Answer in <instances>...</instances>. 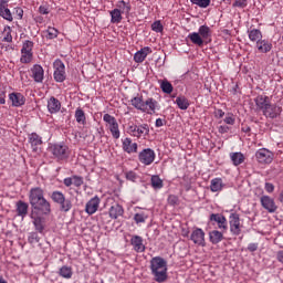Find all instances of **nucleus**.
Returning a JSON list of instances; mask_svg holds the SVG:
<instances>
[{
    "mask_svg": "<svg viewBox=\"0 0 283 283\" xmlns=\"http://www.w3.org/2000/svg\"><path fill=\"white\" fill-rule=\"evenodd\" d=\"M224 230H212L209 232V240L211 244H220L224 240Z\"/></svg>",
    "mask_w": 283,
    "mask_h": 283,
    "instance_id": "nucleus-23",
    "label": "nucleus"
},
{
    "mask_svg": "<svg viewBox=\"0 0 283 283\" xmlns=\"http://www.w3.org/2000/svg\"><path fill=\"white\" fill-rule=\"evenodd\" d=\"M109 14H111V23H120V21H123V13L119 10L114 9L109 11Z\"/></svg>",
    "mask_w": 283,
    "mask_h": 283,
    "instance_id": "nucleus-37",
    "label": "nucleus"
},
{
    "mask_svg": "<svg viewBox=\"0 0 283 283\" xmlns=\"http://www.w3.org/2000/svg\"><path fill=\"white\" fill-rule=\"evenodd\" d=\"M149 54H151V48L145 46V48L140 49L134 55L135 63H143V61H145V59H147V56H149Z\"/></svg>",
    "mask_w": 283,
    "mask_h": 283,
    "instance_id": "nucleus-22",
    "label": "nucleus"
},
{
    "mask_svg": "<svg viewBox=\"0 0 283 283\" xmlns=\"http://www.w3.org/2000/svg\"><path fill=\"white\" fill-rule=\"evenodd\" d=\"M256 50L261 54H269V52H271V50H273V43H271L269 40L261 39L256 42Z\"/></svg>",
    "mask_w": 283,
    "mask_h": 283,
    "instance_id": "nucleus-21",
    "label": "nucleus"
},
{
    "mask_svg": "<svg viewBox=\"0 0 283 283\" xmlns=\"http://www.w3.org/2000/svg\"><path fill=\"white\" fill-rule=\"evenodd\" d=\"M73 185H74V187H82L83 177L74 175L73 176Z\"/></svg>",
    "mask_w": 283,
    "mask_h": 283,
    "instance_id": "nucleus-53",
    "label": "nucleus"
},
{
    "mask_svg": "<svg viewBox=\"0 0 283 283\" xmlns=\"http://www.w3.org/2000/svg\"><path fill=\"white\" fill-rule=\"evenodd\" d=\"M265 191L268 193H273V191H275V186H273V184H271V182H266L265 184Z\"/></svg>",
    "mask_w": 283,
    "mask_h": 283,
    "instance_id": "nucleus-58",
    "label": "nucleus"
},
{
    "mask_svg": "<svg viewBox=\"0 0 283 283\" xmlns=\"http://www.w3.org/2000/svg\"><path fill=\"white\" fill-rule=\"evenodd\" d=\"M190 240L193 241V244L205 247V231L200 228L195 229L190 235Z\"/></svg>",
    "mask_w": 283,
    "mask_h": 283,
    "instance_id": "nucleus-15",
    "label": "nucleus"
},
{
    "mask_svg": "<svg viewBox=\"0 0 283 283\" xmlns=\"http://www.w3.org/2000/svg\"><path fill=\"white\" fill-rule=\"evenodd\" d=\"M254 103L258 107V109H261L262 112L265 111V108L271 104L269 102V97L268 96H262V95H259L254 98Z\"/></svg>",
    "mask_w": 283,
    "mask_h": 283,
    "instance_id": "nucleus-30",
    "label": "nucleus"
},
{
    "mask_svg": "<svg viewBox=\"0 0 283 283\" xmlns=\"http://www.w3.org/2000/svg\"><path fill=\"white\" fill-rule=\"evenodd\" d=\"M210 220L217 222L218 229H221V231H227V229H229L227 226V218L220 213H212Z\"/></svg>",
    "mask_w": 283,
    "mask_h": 283,
    "instance_id": "nucleus-19",
    "label": "nucleus"
},
{
    "mask_svg": "<svg viewBox=\"0 0 283 283\" xmlns=\"http://www.w3.org/2000/svg\"><path fill=\"white\" fill-rule=\"evenodd\" d=\"M48 109L50 114H59L61 112V102L52 96L48 101Z\"/></svg>",
    "mask_w": 283,
    "mask_h": 283,
    "instance_id": "nucleus-24",
    "label": "nucleus"
},
{
    "mask_svg": "<svg viewBox=\"0 0 283 283\" xmlns=\"http://www.w3.org/2000/svg\"><path fill=\"white\" fill-rule=\"evenodd\" d=\"M168 205H171L172 207L178 205V197L176 195H170L168 197Z\"/></svg>",
    "mask_w": 283,
    "mask_h": 283,
    "instance_id": "nucleus-54",
    "label": "nucleus"
},
{
    "mask_svg": "<svg viewBox=\"0 0 283 283\" xmlns=\"http://www.w3.org/2000/svg\"><path fill=\"white\" fill-rule=\"evenodd\" d=\"M29 202L32 211H36L42 216H50L52 213V206L45 199V190L41 187H33L29 191Z\"/></svg>",
    "mask_w": 283,
    "mask_h": 283,
    "instance_id": "nucleus-1",
    "label": "nucleus"
},
{
    "mask_svg": "<svg viewBox=\"0 0 283 283\" xmlns=\"http://www.w3.org/2000/svg\"><path fill=\"white\" fill-rule=\"evenodd\" d=\"M224 184L222 182L221 178H214L210 181V190L216 193L223 189Z\"/></svg>",
    "mask_w": 283,
    "mask_h": 283,
    "instance_id": "nucleus-32",
    "label": "nucleus"
},
{
    "mask_svg": "<svg viewBox=\"0 0 283 283\" xmlns=\"http://www.w3.org/2000/svg\"><path fill=\"white\" fill-rule=\"evenodd\" d=\"M126 180H129L130 182H136L138 180V175L134 171H127L125 172Z\"/></svg>",
    "mask_w": 283,
    "mask_h": 283,
    "instance_id": "nucleus-49",
    "label": "nucleus"
},
{
    "mask_svg": "<svg viewBox=\"0 0 283 283\" xmlns=\"http://www.w3.org/2000/svg\"><path fill=\"white\" fill-rule=\"evenodd\" d=\"M109 218H112L113 220H116L117 218H119V216H123L124 210H123V206L115 203L109 208Z\"/></svg>",
    "mask_w": 283,
    "mask_h": 283,
    "instance_id": "nucleus-31",
    "label": "nucleus"
},
{
    "mask_svg": "<svg viewBox=\"0 0 283 283\" xmlns=\"http://www.w3.org/2000/svg\"><path fill=\"white\" fill-rule=\"evenodd\" d=\"M230 232L232 235H240L242 233V224H240V214L231 213L229 217Z\"/></svg>",
    "mask_w": 283,
    "mask_h": 283,
    "instance_id": "nucleus-11",
    "label": "nucleus"
},
{
    "mask_svg": "<svg viewBox=\"0 0 283 283\" xmlns=\"http://www.w3.org/2000/svg\"><path fill=\"white\" fill-rule=\"evenodd\" d=\"M130 244L136 253H145L146 247L143 244V237L133 235L130 239Z\"/></svg>",
    "mask_w": 283,
    "mask_h": 283,
    "instance_id": "nucleus-18",
    "label": "nucleus"
},
{
    "mask_svg": "<svg viewBox=\"0 0 283 283\" xmlns=\"http://www.w3.org/2000/svg\"><path fill=\"white\" fill-rule=\"evenodd\" d=\"M176 105L179 107V109H189V99L185 96H178L176 98Z\"/></svg>",
    "mask_w": 283,
    "mask_h": 283,
    "instance_id": "nucleus-38",
    "label": "nucleus"
},
{
    "mask_svg": "<svg viewBox=\"0 0 283 283\" xmlns=\"http://www.w3.org/2000/svg\"><path fill=\"white\" fill-rule=\"evenodd\" d=\"M214 116H216L217 118H223V117H224V111H222V109H220V108L216 109V111H214Z\"/></svg>",
    "mask_w": 283,
    "mask_h": 283,
    "instance_id": "nucleus-60",
    "label": "nucleus"
},
{
    "mask_svg": "<svg viewBox=\"0 0 283 283\" xmlns=\"http://www.w3.org/2000/svg\"><path fill=\"white\" fill-rule=\"evenodd\" d=\"M138 160L142 165L149 166L156 160V153L151 148H145L139 153Z\"/></svg>",
    "mask_w": 283,
    "mask_h": 283,
    "instance_id": "nucleus-10",
    "label": "nucleus"
},
{
    "mask_svg": "<svg viewBox=\"0 0 283 283\" xmlns=\"http://www.w3.org/2000/svg\"><path fill=\"white\" fill-rule=\"evenodd\" d=\"M188 39H190L193 45L202 48L205 43H209L211 41V29L208 25H201L199 27V32L189 33Z\"/></svg>",
    "mask_w": 283,
    "mask_h": 283,
    "instance_id": "nucleus-3",
    "label": "nucleus"
},
{
    "mask_svg": "<svg viewBox=\"0 0 283 283\" xmlns=\"http://www.w3.org/2000/svg\"><path fill=\"white\" fill-rule=\"evenodd\" d=\"M195 6L199 8H209L211 6V0H190Z\"/></svg>",
    "mask_w": 283,
    "mask_h": 283,
    "instance_id": "nucleus-46",
    "label": "nucleus"
},
{
    "mask_svg": "<svg viewBox=\"0 0 283 283\" xmlns=\"http://www.w3.org/2000/svg\"><path fill=\"white\" fill-rule=\"evenodd\" d=\"M9 101L11 102L12 107H23V105H25V96L21 93L9 94Z\"/></svg>",
    "mask_w": 283,
    "mask_h": 283,
    "instance_id": "nucleus-16",
    "label": "nucleus"
},
{
    "mask_svg": "<svg viewBox=\"0 0 283 283\" xmlns=\"http://www.w3.org/2000/svg\"><path fill=\"white\" fill-rule=\"evenodd\" d=\"M63 185H65L66 187H70L71 185H74L73 177L64 178Z\"/></svg>",
    "mask_w": 283,
    "mask_h": 283,
    "instance_id": "nucleus-59",
    "label": "nucleus"
},
{
    "mask_svg": "<svg viewBox=\"0 0 283 283\" xmlns=\"http://www.w3.org/2000/svg\"><path fill=\"white\" fill-rule=\"evenodd\" d=\"M29 143H30L33 151H38L39 145H43V138L36 133H31L29 135Z\"/></svg>",
    "mask_w": 283,
    "mask_h": 283,
    "instance_id": "nucleus-26",
    "label": "nucleus"
},
{
    "mask_svg": "<svg viewBox=\"0 0 283 283\" xmlns=\"http://www.w3.org/2000/svg\"><path fill=\"white\" fill-rule=\"evenodd\" d=\"M4 32L7 33L2 41H4V43H12V30L10 29V27H6Z\"/></svg>",
    "mask_w": 283,
    "mask_h": 283,
    "instance_id": "nucleus-48",
    "label": "nucleus"
},
{
    "mask_svg": "<svg viewBox=\"0 0 283 283\" xmlns=\"http://www.w3.org/2000/svg\"><path fill=\"white\" fill-rule=\"evenodd\" d=\"M122 147L126 154H136L138 151V144L132 142V138L129 137L123 139Z\"/></svg>",
    "mask_w": 283,
    "mask_h": 283,
    "instance_id": "nucleus-17",
    "label": "nucleus"
},
{
    "mask_svg": "<svg viewBox=\"0 0 283 283\" xmlns=\"http://www.w3.org/2000/svg\"><path fill=\"white\" fill-rule=\"evenodd\" d=\"M29 242L33 244V242H39V234L36 232H31L29 235Z\"/></svg>",
    "mask_w": 283,
    "mask_h": 283,
    "instance_id": "nucleus-56",
    "label": "nucleus"
},
{
    "mask_svg": "<svg viewBox=\"0 0 283 283\" xmlns=\"http://www.w3.org/2000/svg\"><path fill=\"white\" fill-rule=\"evenodd\" d=\"M147 218H149V216L145 212H137L134 216V220L136 224L145 223L147 221Z\"/></svg>",
    "mask_w": 283,
    "mask_h": 283,
    "instance_id": "nucleus-44",
    "label": "nucleus"
},
{
    "mask_svg": "<svg viewBox=\"0 0 283 283\" xmlns=\"http://www.w3.org/2000/svg\"><path fill=\"white\" fill-rule=\"evenodd\" d=\"M101 205V199L98 197H94L92 198L85 207V211L86 213H88V216H94V213H96L98 211V206Z\"/></svg>",
    "mask_w": 283,
    "mask_h": 283,
    "instance_id": "nucleus-20",
    "label": "nucleus"
},
{
    "mask_svg": "<svg viewBox=\"0 0 283 283\" xmlns=\"http://www.w3.org/2000/svg\"><path fill=\"white\" fill-rule=\"evenodd\" d=\"M116 9L122 14H125V17H129V13L132 12V4L129 2H125L124 0H120L116 3Z\"/></svg>",
    "mask_w": 283,
    "mask_h": 283,
    "instance_id": "nucleus-28",
    "label": "nucleus"
},
{
    "mask_svg": "<svg viewBox=\"0 0 283 283\" xmlns=\"http://www.w3.org/2000/svg\"><path fill=\"white\" fill-rule=\"evenodd\" d=\"M261 206L269 213H275V211H277V205H275V200L269 196L261 197Z\"/></svg>",
    "mask_w": 283,
    "mask_h": 283,
    "instance_id": "nucleus-12",
    "label": "nucleus"
},
{
    "mask_svg": "<svg viewBox=\"0 0 283 283\" xmlns=\"http://www.w3.org/2000/svg\"><path fill=\"white\" fill-rule=\"evenodd\" d=\"M158 105V102L151 97L147 98L145 102H144V109L143 112H147V114H153L156 113V107Z\"/></svg>",
    "mask_w": 283,
    "mask_h": 283,
    "instance_id": "nucleus-29",
    "label": "nucleus"
},
{
    "mask_svg": "<svg viewBox=\"0 0 283 283\" xmlns=\"http://www.w3.org/2000/svg\"><path fill=\"white\" fill-rule=\"evenodd\" d=\"M7 6H8V0H0V10L2 8H8Z\"/></svg>",
    "mask_w": 283,
    "mask_h": 283,
    "instance_id": "nucleus-64",
    "label": "nucleus"
},
{
    "mask_svg": "<svg viewBox=\"0 0 283 283\" xmlns=\"http://www.w3.org/2000/svg\"><path fill=\"white\" fill-rule=\"evenodd\" d=\"M158 83H159L160 90H161V92H164V94H171V92H174V85H171L169 81L158 80Z\"/></svg>",
    "mask_w": 283,
    "mask_h": 283,
    "instance_id": "nucleus-34",
    "label": "nucleus"
},
{
    "mask_svg": "<svg viewBox=\"0 0 283 283\" xmlns=\"http://www.w3.org/2000/svg\"><path fill=\"white\" fill-rule=\"evenodd\" d=\"M167 271V260H165L163 256H155L150 260V273L155 282H167V280H169V274Z\"/></svg>",
    "mask_w": 283,
    "mask_h": 283,
    "instance_id": "nucleus-2",
    "label": "nucleus"
},
{
    "mask_svg": "<svg viewBox=\"0 0 283 283\" xmlns=\"http://www.w3.org/2000/svg\"><path fill=\"white\" fill-rule=\"evenodd\" d=\"M153 189H163V179L158 175H154L150 179Z\"/></svg>",
    "mask_w": 283,
    "mask_h": 283,
    "instance_id": "nucleus-41",
    "label": "nucleus"
},
{
    "mask_svg": "<svg viewBox=\"0 0 283 283\" xmlns=\"http://www.w3.org/2000/svg\"><path fill=\"white\" fill-rule=\"evenodd\" d=\"M34 49V42L30 41V40H25L22 44V49H21V57H20V62L28 64V63H32V59H33V53L32 50Z\"/></svg>",
    "mask_w": 283,
    "mask_h": 283,
    "instance_id": "nucleus-6",
    "label": "nucleus"
},
{
    "mask_svg": "<svg viewBox=\"0 0 283 283\" xmlns=\"http://www.w3.org/2000/svg\"><path fill=\"white\" fill-rule=\"evenodd\" d=\"M109 132L116 140L120 138V129L118 128V122H115V124H111Z\"/></svg>",
    "mask_w": 283,
    "mask_h": 283,
    "instance_id": "nucleus-42",
    "label": "nucleus"
},
{
    "mask_svg": "<svg viewBox=\"0 0 283 283\" xmlns=\"http://www.w3.org/2000/svg\"><path fill=\"white\" fill-rule=\"evenodd\" d=\"M282 114V107L275 104H268L265 111H263V116L266 118H277Z\"/></svg>",
    "mask_w": 283,
    "mask_h": 283,
    "instance_id": "nucleus-14",
    "label": "nucleus"
},
{
    "mask_svg": "<svg viewBox=\"0 0 283 283\" xmlns=\"http://www.w3.org/2000/svg\"><path fill=\"white\" fill-rule=\"evenodd\" d=\"M151 30H153L154 32H163V30H164L163 23H160V21H155V22L151 24Z\"/></svg>",
    "mask_w": 283,
    "mask_h": 283,
    "instance_id": "nucleus-52",
    "label": "nucleus"
},
{
    "mask_svg": "<svg viewBox=\"0 0 283 283\" xmlns=\"http://www.w3.org/2000/svg\"><path fill=\"white\" fill-rule=\"evenodd\" d=\"M59 274L61 275V277H64L65 280H71L73 275L72 268L64 265L60 269Z\"/></svg>",
    "mask_w": 283,
    "mask_h": 283,
    "instance_id": "nucleus-40",
    "label": "nucleus"
},
{
    "mask_svg": "<svg viewBox=\"0 0 283 283\" xmlns=\"http://www.w3.org/2000/svg\"><path fill=\"white\" fill-rule=\"evenodd\" d=\"M0 105H6V90L0 88Z\"/></svg>",
    "mask_w": 283,
    "mask_h": 283,
    "instance_id": "nucleus-57",
    "label": "nucleus"
},
{
    "mask_svg": "<svg viewBox=\"0 0 283 283\" xmlns=\"http://www.w3.org/2000/svg\"><path fill=\"white\" fill-rule=\"evenodd\" d=\"M75 120L80 125H85V123H87V118L85 117V112L83 111V108H76Z\"/></svg>",
    "mask_w": 283,
    "mask_h": 283,
    "instance_id": "nucleus-35",
    "label": "nucleus"
},
{
    "mask_svg": "<svg viewBox=\"0 0 283 283\" xmlns=\"http://www.w3.org/2000/svg\"><path fill=\"white\" fill-rule=\"evenodd\" d=\"M130 103L135 109H139V112H143L145 109V101H143V97H133L130 99Z\"/></svg>",
    "mask_w": 283,
    "mask_h": 283,
    "instance_id": "nucleus-36",
    "label": "nucleus"
},
{
    "mask_svg": "<svg viewBox=\"0 0 283 283\" xmlns=\"http://www.w3.org/2000/svg\"><path fill=\"white\" fill-rule=\"evenodd\" d=\"M230 160H232L234 167H238L244 163V155L242 153H231Z\"/></svg>",
    "mask_w": 283,
    "mask_h": 283,
    "instance_id": "nucleus-33",
    "label": "nucleus"
},
{
    "mask_svg": "<svg viewBox=\"0 0 283 283\" xmlns=\"http://www.w3.org/2000/svg\"><path fill=\"white\" fill-rule=\"evenodd\" d=\"M229 132V126H220L219 127V133L220 134H227Z\"/></svg>",
    "mask_w": 283,
    "mask_h": 283,
    "instance_id": "nucleus-63",
    "label": "nucleus"
},
{
    "mask_svg": "<svg viewBox=\"0 0 283 283\" xmlns=\"http://www.w3.org/2000/svg\"><path fill=\"white\" fill-rule=\"evenodd\" d=\"M28 209H30V205H28V202L23 200L17 201L15 203L17 216H19L20 218H25V216H28Z\"/></svg>",
    "mask_w": 283,
    "mask_h": 283,
    "instance_id": "nucleus-25",
    "label": "nucleus"
},
{
    "mask_svg": "<svg viewBox=\"0 0 283 283\" xmlns=\"http://www.w3.org/2000/svg\"><path fill=\"white\" fill-rule=\"evenodd\" d=\"M44 34L49 40L56 39V36H59V30H56L54 27H49Z\"/></svg>",
    "mask_w": 283,
    "mask_h": 283,
    "instance_id": "nucleus-43",
    "label": "nucleus"
},
{
    "mask_svg": "<svg viewBox=\"0 0 283 283\" xmlns=\"http://www.w3.org/2000/svg\"><path fill=\"white\" fill-rule=\"evenodd\" d=\"M51 200L59 205L60 211L62 213H67L72 210V200L65 198V195L62 191L55 190L51 193Z\"/></svg>",
    "mask_w": 283,
    "mask_h": 283,
    "instance_id": "nucleus-4",
    "label": "nucleus"
},
{
    "mask_svg": "<svg viewBox=\"0 0 283 283\" xmlns=\"http://www.w3.org/2000/svg\"><path fill=\"white\" fill-rule=\"evenodd\" d=\"M31 76L35 83H43V78L45 76V71L41 64H34L31 67Z\"/></svg>",
    "mask_w": 283,
    "mask_h": 283,
    "instance_id": "nucleus-13",
    "label": "nucleus"
},
{
    "mask_svg": "<svg viewBox=\"0 0 283 283\" xmlns=\"http://www.w3.org/2000/svg\"><path fill=\"white\" fill-rule=\"evenodd\" d=\"M258 249V243H250L248 245V251H251L253 253Z\"/></svg>",
    "mask_w": 283,
    "mask_h": 283,
    "instance_id": "nucleus-61",
    "label": "nucleus"
},
{
    "mask_svg": "<svg viewBox=\"0 0 283 283\" xmlns=\"http://www.w3.org/2000/svg\"><path fill=\"white\" fill-rule=\"evenodd\" d=\"M103 120H104V123H107V125H109V126L114 125L115 123H117L116 122V117H114V116H112L109 114H104Z\"/></svg>",
    "mask_w": 283,
    "mask_h": 283,
    "instance_id": "nucleus-50",
    "label": "nucleus"
},
{
    "mask_svg": "<svg viewBox=\"0 0 283 283\" xmlns=\"http://www.w3.org/2000/svg\"><path fill=\"white\" fill-rule=\"evenodd\" d=\"M0 17H2V19H6V21L13 20L12 12H10V9H8V7L0 9Z\"/></svg>",
    "mask_w": 283,
    "mask_h": 283,
    "instance_id": "nucleus-45",
    "label": "nucleus"
},
{
    "mask_svg": "<svg viewBox=\"0 0 283 283\" xmlns=\"http://www.w3.org/2000/svg\"><path fill=\"white\" fill-rule=\"evenodd\" d=\"M128 134L130 136H135V138H143V136L149 135V125L142 124V125H130L128 127Z\"/></svg>",
    "mask_w": 283,
    "mask_h": 283,
    "instance_id": "nucleus-8",
    "label": "nucleus"
},
{
    "mask_svg": "<svg viewBox=\"0 0 283 283\" xmlns=\"http://www.w3.org/2000/svg\"><path fill=\"white\" fill-rule=\"evenodd\" d=\"M40 14H50V7L48 4H42L39 7Z\"/></svg>",
    "mask_w": 283,
    "mask_h": 283,
    "instance_id": "nucleus-55",
    "label": "nucleus"
},
{
    "mask_svg": "<svg viewBox=\"0 0 283 283\" xmlns=\"http://www.w3.org/2000/svg\"><path fill=\"white\" fill-rule=\"evenodd\" d=\"M165 125V120L163 118H157L155 122V127H163Z\"/></svg>",
    "mask_w": 283,
    "mask_h": 283,
    "instance_id": "nucleus-62",
    "label": "nucleus"
},
{
    "mask_svg": "<svg viewBox=\"0 0 283 283\" xmlns=\"http://www.w3.org/2000/svg\"><path fill=\"white\" fill-rule=\"evenodd\" d=\"M49 151L56 160H67L70 158V148L65 144H51Z\"/></svg>",
    "mask_w": 283,
    "mask_h": 283,
    "instance_id": "nucleus-5",
    "label": "nucleus"
},
{
    "mask_svg": "<svg viewBox=\"0 0 283 283\" xmlns=\"http://www.w3.org/2000/svg\"><path fill=\"white\" fill-rule=\"evenodd\" d=\"M249 6V0H234L232 3V8L244 9Z\"/></svg>",
    "mask_w": 283,
    "mask_h": 283,
    "instance_id": "nucleus-47",
    "label": "nucleus"
},
{
    "mask_svg": "<svg viewBox=\"0 0 283 283\" xmlns=\"http://www.w3.org/2000/svg\"><path fill=\"white\" fill-rule=\"evenodd\" d=\"M34 213H39V212L38 211H32V213H31V218L33 220L35 231H39V233H42V231H44V229H45L43 218L40 217V216H34Z\"/></svg>",
    "mask_w": 283,
    "mask_h": 283,
    "instance_id": "nucleus-27",
    "label": "nucleus"
},
{
    "mask_svg": "<svg viewBox=\"0 0 283 283\" xmlns=\"http://www.w3.org/2000/svg\"><path fill=\"white\" fill-rule=\"evenodd\" d=\"M255 159L260 165H271L273 163V154L266 148H261L255 153Z\"/></svg>",
    "mask_w": 283,
    "mask_h": 283,
    "instance_id": "nucleus-9",
    "label": "nucleus"
},
{
    "mask_svg": "<svg viewBox=\"0 0 283 283\" xmlns=\"http://www.w3.org/2000/svg\"><path fill=\"white\" fill-rule=\"evenodd\" d=\"M250 41H262V31L258 29H252L251 31H248Z\"/></svg>",
    "mask_w": 283,
    "mask_h": 283,
    "instance_id": "nucleus-39",
    "label": "nucleus"
},
{
    "mask_svg": "<svg viewBox=\"0 0 283 283\" xmlns=\"http://www.w3.org/2000/svg\"><path fill=\"white\" fill-rule=\"evenodd\" d=\"M223 123H226V125H235V117L232 113H228L223 119Z\"/></svg>",
    "mask_w": 283,
    "mask_h": 283,
    "instance_id": "nucleus-51",
    "label": "nucleus"
},
{
    "mask_svg": "<svg viewBox=\"0 0 283 283\" xmlns=\"http://www.w3.org/2000/svg\"><path fill=\"white\" fill-rule=\"evenodd\" d=\"M53 78L56 81V83H63L66 78L65 75V64L60 59L55 60L53 63Z\"/></svg>",
    "mask_w": 283,
    "mask_h": 283,
    "instance_id": "nucleus-7",
    "label": "nucleus"
}]
</instances>
